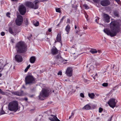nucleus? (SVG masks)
Listing matches in <instances>:
<instances>
[{
  "label": "nucleus",
  "mask_w": 121,
  "mask_h": 121,
  "mask_svg": "<svg viewBox=\"0 0 121 121\" xmlns=\"http://www.w3.org/2000/svg\"><path fill=\"white\" fill-rule=\"evenodd\" d=\"M34 111V109H31V110H30V112H31V111Z\"/></svg>",
  "instance_id": "nucleus-49"
},
{
  "label": "nucleus",
  "mask_w": 121,
  "mask_h": 121,
  "mask_svg": "<svg viewBox=\"0 0 121 121\" xmlns=\"http://www.w3.org/2000/svg\"><path fill=\"white\" fill-rule=\"evenodd\" d=\"M103 110V109L101 108H99V112L100 113H101L102 112V111Z\"/></svg>",
  "instance_id": "nucleus-33"
},
{
  "label": "nucleus",
  "mask_w": 121,
  "mask_h": 121,
  "mask_svg": "<svg viewBox=\"0 0 121 121\" xmlns=\"http://www.w3.org/2000/svg\"><path fill=\"white\" fill-rule=\"evenodd\" d=\"M103 17L105 19L106 22L108 23L110 22V18L108 15L105 13H104L103 15Z\"/></svg>",
  "instance_id": "nucleus-14"
},
{
  "label": "nucleus",
  "mask_w": 121,
  "mask_h": 121,
  "mask_svg": "<svg viewBox=\"0 0 121 121\" xmlns=\"http://www.w3.org/2000/svg\"><path fill=\"white\" fill-rule=\"evenodd\" d=\"M26 85H31L35 83V79L32 75H29L26 76L25 78Z\"/></svg>",
  "instance_id": "nucleus-5"
},
{
  "label": "nucleus",
  "mask_w": 121,
  "mask_h": 121,
  "mask_svg": "<svg viewBox=\"0 0 121 121\" xmlns=\"http://www.w3.org/2000/svg\"><path fill=\"white\" fill-rule=\"evenodd\" d=\"M28 69H27V68H26L25 70V72H27Z\"/></svg>",
  "instance_id": "nucleus-47"
},
{
  "label": "nucleus",
  "mask_w": 121,
  "mask_h": 121,
  "mask_svg": "<svg viewBox=\"0 0 121 121\" xmlns=\"http://www.w3.org/2000/svg\"><path fill=\"white\" fill-rule=\"evenodd\" d=\"M77 28V26L76 25H75V29H76Z\"/></svg>",
  "instance_id": "nucleus-53"
},
{
  "label": "nucleus",
  "mask_w": 121,
  "mask_h": 121,
  "mask_svg": "<svg viewBox=\"0 0 121 121\" xmlns=\"http://www.w3.org/2000/svg\"><path fill=\"white\" fill-rule=\"evenodd\" d=\"M115 65H113V67H112V69H114V67H115Z\"/></svg>",
  "instance_id": "nucleus-54"
},
{
  "label": "nucleus",
  "mask_w": 121,
  "mask_h": 121,
  "mask_svg": "<svg viewBox=\"0 0 121 121\" xmlns=\"http://www.w3.org/2000/svg\"><path fill=\"white\" fill-rule=\"evenodd\" d=\"M60 22L56 26H58L59 25H60Z\"/></svg>",
  "instance_id": "nucleus-50"
},
{
  "label": "nucleus",
  "mask_w": 121,
  "mask_h": 121,
  "mask_svg": "<svg viewBox=\"0 0 121 121\" xmlns=\"http://www.w3.org/2000/svg\"><path fill=\"white\" fill-rule=\"evenodd\" d=\"M58 75H62V73L61 71H60L57 73Z\"/></svg>",
  "instance_id": "nucleus-38"
},
{
  "label": "nucleus",
  "mask_w": 121,
  "mask_h": 121,
  "mask_svg": "<svg viewBox=\"0 0 121 121\" xmlns=\"http://www.w3.org/2000/svg\"><path fill=\"white\" fill-rule=\"evenodd\" d=\"M14 59L15 60L18 62H22L23 59L22 56L19 54H16L14 57Z\"/></svg>",
  "instance_id": "nucleus-12"
},
{
  "label": "nucleus",
  "mask_w": 121,
  "mask_h": 121,
  "mask_svg": "<svg viewBox=\"0 0 121 121\" xmlns=\"http://www.w3.org/2000/svg\"><path fill=\"white\" fill-rule=\"evenodd\" d=\"M56 41L55 40V43H56V42H60L61 40V36L60 34H58L56 38Z\"/></svg>",
  "instance_id": "nucleus-16"
},
{
  "label": "nucleus",
  "mask_w": 121,
  "mask_h": 121,
  "mask_svg": "<svg viewBox=\"0 0 121 121\" xmlns=\"http://www.w3.org/2000/svg\"><path fill=\"white\" fill-rule=\"evenodd\" d=\"M70 29V26L69 25H68L66 26L65 28V30L68 34L69 33Z\"/></svg>",
  "instance_id": "nucleus-21"
},
{
  "label": "nucleus",
  "mask_w": 121,
  "mask_h": 121,
  "mask_svg": "<svg viewBox=\"0 0 121 121\" xmlns=\"http://www.w3.org/2000/svg\"><path fill=\"white\" fill-rule=\"evenodd\" d=\"M101 4L104 6H108L110 4V2L109 0H103L100 2Z\"/></svg>",
  "instance_id": "nucleus-10"
},
{
  "label": "nucleus",
  "mask_w": 121,
  "mask_h": 121,
  "mask_svg": "<svg viewBox=\"0 0 121 121\" xmlns=\"http://www.w3.org/2000/svg\"><path fill=\"white\" fill-rule=\"evenodd\" d=\"M99 18L98 17H97V18L95 19V22L98 23L97 22V20L98 19L99 20Z\"/></svg>",
  "instance_id": "nucleus-41"
},
{
  "label": "nucleus",
  "mask_w": 121,
  "mask_h": 121,
  "mask_svg": "<svg viewBox=\"0 0 121 121\" xmlns=\"http://www.w3.org/2000/svg\"><path fill=\"white\" fill-rule=\"evenodd\" d=\"M66 17L65 16H64L62 17L60 20V23L62 22H63V20Z\"/></svg>",
  "instance_id": "nucleus-31"
},
{
  "label": "nucleus",
  "mask_w": 121,
  "mask_h": 121,
  "mask_svg": "<svg viewBox=\"0 0 121 121\" xmlns=\"http://www.w3.org/2000/svg\"><path fill=\"white\" fill-rule=\"evenodd\" d=\"M13 1H16L17 0H11Z\"/></svg>",
  "instance_id": "nucleus-55"
},
{
  "label": "nucleus",
  "mask_w": 121,
  "mask_h": 121,
  "mask_svg": "<svg viewBox=\"0 0 121 121\" xmlns=\"http://www.w3.org/2000/svg\"><path fill=\"white\" fill-rule=\"evenodd\" d=\"M84 6L86 9H88V8L87 5L86 4H85L84 5Z\"/></svg>",
  "instance_id": "nucleus-32"
},
{
  "label": "nucleus",
  "mask_w": 121,
  "mask_h": 121,
  "mask_svg": "<svg viewBox=\"0 0 121 121\" xmlns=\"http://www.w3.org/2000/svg\"><path fill=\"white\" fill-rule=\"evenodd\" d=\"M91 107L89 104L85 105L83 108V109L86 110H88L91 109Z\"/></svg>",
  "instance_id": "nucleus-20"
},
{
  "label": "nucleus",
  "mask_w": 121,
  "mask_h": 121,
  "mask_svg": "<svg viewBox=\"0 0 121 121\" xmlns=\"http://www.w3.org/2000/svg\"><path fill=\"white\" fill-rule=\"evenodd\" d=\"M72 41V40H71V42Z\"/></svg>",
  "instance_id": "nucleus-64"
},
{
  "label": "nucleus",
  "mask_w": 121,
  "mask_h": 121,
  "mask_svg": "<svg viewBox=\"0 0 121 121\" xmlns=\"http://www.w3.org/2000/svg\"><path fill=\"white\" fill-rule=\"evenodd\" d=\"M79 88V87H78V86H76V88L77 89H78V88Z\"/></svg>",
  "instance_id": "nucleus-57"
},
{
  "label": "nucleus",
  "mask_w": 121,
  "mask_h": 121,
  "mask_svg": "<svg viewBox=\"0 0 121 121\" xmlns=\"http://www.w3.org/2000/svg\"><path fill=\"white\" fill-rule=\"evenodd\" d=\"M51 116H53V118L50 117L49 118V119L50 121H61L55 116L53 115H51Z\"/></svg>",
  "instance_id": "nucleus-15"
},
{
  "label": "nucleus",
  "mask_w": 121,
  "mask_h": 121,
  "mask_svg": "<svg viewBox=\"0 0 121 121\" xmlns=\"http://www.w3.org/2000/svg\"><path fill=\"white\" fill-rule=\"evenodd\" d=\"M51 52L53 55H55L58 53V51L56 48H53L51 50Z\"/></svg>",
  "instance_id": "nucleus-17"
},
{
  "label": "nucleus",
  "mask_w": 121,
  "mask_h": 121,
  "mask_svg": "<svg viewBox=\"0 0 121 121\" xmlns=\"http://www.w3.org/2000/svg\"><path fill=\"white\" fill-rule=\"evenodd\" d=\"M114 15L118 17L119 16V14L118 11L117 10H115L114 12Z\"/></svg>",
  "instance_id": "nucleus-24"
},
{
  "label": "nucleus",
  "mask_w": 121,
  "mask_h": 121,
  "mask_svg": "<svg viewBox=\"0 0 121 121\" xmlns=\"http://www.w3.org/2000/svg\"><path fill=\"white\" fill-rule=\"evenodd\" d=\"M24 99L25 101H26L28 99L27 98H24Z\"/></svg>",
  "instance_id": "nucleus-48"
},
{
  "label": "nucleus",
  "mask_w": 121,
  "mask_h": 121,
  "mask_svg": "<svg viewBox=\"0 0 121 121\" xmlns=\"http://www.w3.org/2000/svg\"><path fill=\"white\" fill-rule=\"evenodd\" d=\"M56 12L59 13L61 12L60 9L59 8L56 9Z\"/></svg>",
  "instance_id": "nucleus-29"
},
{
  "label": "nucleus",
  "mask_w": 121,
  "mask_h": 121,
  "mask_svg": "<svg viewBox=\"0 0 121 121\" xmlns=\"http://www.w3.org/2000/svg\"><path fill=\"white\" fill-rule=\"evenodd\" d=\"M74 114V113L73 112H72L71 113V115L69 117V119L71 118L72 116H73Z\"/></svg>",
  "instance_id": "nucleus-34"
},
{
  "label": "nucleus",
  "mask_w": 121,
  "mask_h": 121,
  "mask_svg": "<svg viewBox=\"0 0 121 121\" xmlns=\"http://www.w3.org/2000/svg\"><path fill=\"white\" fill-rule=\"evenodd\" d=\"M9 32L12 34H13L14 33H16V31L15 30H13L11 27H9Z\"/></svg>",
  "instance_id": "nucleus-19"
},
{
  "label": "nucleus",
  "mask_w": 121,
  "mask_h": 121,
  "mask_svg": "<svg viewBox=\"0 0 121 121\" xmlns=\"http://www.w3.org/2000/svg\"><path fill=\"white\" fill-rule=\"evenodd\" d=\"M34 25L36 26H38L39 25V22H38L37 21L36 22L34 23Z\"/></svg>",
  "instance_id": "nucleus-30"
},
{
  "label": "nucleus",
  "mask_w": 121,
  "mask_h": 121,
  "mask_svg": "<svg viewBox=\"0 0 121 121\" xmlns=\"http://www.w3.org/2000/svg\"><path fill=\"white\" fill-rule=\"evenodd\" d=\"M118 71V70H116V72H116V73Z\"/></svg>",
  "instance_id": "nucleus-60"
},
{
  "label": "nucleus",
  "mask_w": 121,
  "mask_h": 121,
  "mask_svg": "<svg viewBox=\"0 0 121 121\" xmlns=\"http://www.w3.org/2000/svg\"><path fill=\"white\" fill-rule=\"evenodd\" d=\"M51 91L49 89H43L39 96V99L41 100H43L44 97L48 96L51 93Z\"/></svg>",
  "instance_id": "nucleus-3"
},
{
  "label": "nucleus",
  "mask_w": 121,
  "mask_h": 121,
  "mask_svg": "<svg viewBox=\"0 0 121 121\" xmlns=\"http://www.w3.org/2000/svg\"><path fill=\"white\" fill-rule=\"evenodd\" d=\"M18 10L21 15H24L25 14L26 12V8L24 5L22 4L19 6Z\"/></svg>",
  "instance_id": "nucleus-7"
},
{
  "label": "nucleus",
  "mask_w": 121,
  "mask_h": 121,
  "mask_svg": "<svg viewBox=\"0 0 121 121\" xmlns=\"http://www.w3.org/2000/svg\"><path fill=\"white\" fill-rule=\"evenodd\" d=\"M108 103L110 107L113 108L116 106V104L115 101V99H110Z\"/></svg>",
  "instance_id": "nucleus-9"
},
{
  "label": "nucleus",
  "mask_w": 121,
  "mask_h": 121,
  "mask_svg": "<svg viewBox=\"0 0 121 121\" xmlns=\"http://www.w3.org/2000/svg\"><path fill=\"white\" fill-rule=\"evenodd\" d=\"M30 65L29 64L27 66L26 68H27V69H28L30 68Z\"/></svg>",
  "instance_id": "nucleus-43"
},
{
  "label": "nucleus",
  "mask_w": 121,
  "mask_h": 121,
  "mask_svg": "<svg viewBox=\"0 0 121 121\" xmlns=\"http://www.w3.org/2000/svg\"><path fill=\"white\" fill-rule=\"evenodd\" d=\"M1 35L2 36H3L5 35V33L4 32H2L1 33Z\"/></svg>",
  "instance_id": "nucleus-39"
},
{
  "label": "nucleus",
  "mask_w": 121,
  "mask_h": 121,
  "mask_svg": "<svg viewBox=\"0 0 121 121\" xmlns=\"http://www.w3.org/2000/svg\"><path fill=\"white\" fill-rule=\"evenodd\" d=\"M121 26V22L120 20L112 21L110 23V30L104 29L103 31L107 35L111 37H114L120 31Z\"/></svg>",
  "instance_id": "nucleus-1"
},
{
  "label": "nucleus",
  "mask_w": 121,
  "mask_h": 121,
  "mask_svg": "<svg viewBox=\"0 0 121 121\" xmlns=\"http://www.w3.org/2000/svg\"><path fill=\"white\" fill-rule=\"evenodd\" d=\"M10 15V13H9V12L7 13H6V15L8 17H10V16L9 15Z\"/></svg>",
  "instance_id": "nucleus-37"
},
{
  "label": "nucleus",
  "mask_w": 121,
  "mask_h": 121,
  "mask_svg": "<svg viewBox=\"0 0 121 121\" xmlns=\"http://www.w3.org/2000/svg\"><path fill=\"white\" fill-rule=\"evenodd\" d=\"M75 91V90L74 91L72 92V93H74Z\"/></svg>",
  "instance_id": "nucleus-58"
},
{
  "label": "nucleus",
  "mask_w": 121,
  "mask_h": 121,
  "mask_svg": "<svg viewBox=\"0 0 121 121\" xmlns=\"http://www.w3.org/2000/svg\"><path fill=\"white\" fill-rule=\"evenodd\" d=\"M73 72V69L72 68L68 67L67 69L65 74L68 76L71 77L72 76Z\"/></svg>",
  "instance_id": "nucleus-11"
},
{
  "label": "nucleus",
  "mask_w": 121,
  "mask_h": 121,
  "mask_svg": "<svg viewBox=\"0 0 121 121\" xmlns=\"http://www.w3.org/2000/svg\"><path fill=\"white\" fill-rule=\"evenodd\" d=\"M9 109L11 111L16 112L18 109V105L17 102L13 101L10 103L8 105Z\"/></svg>",
  "instance_id": "nucleus-4"
},
{
  "label": "nucleus",
  "mask_w": 121,
  "mask_h": 121,
  "mask_svg": "<svg viewBox=\"0 0 121 121\" xmlns=\"http://www.w3.org/2000/svg\"><path fill=\"white\" fill-rule=\"evenodd\" d=\"M35 5L31 2L30 1L26 2V6L32 9H35L38 8V5L37 4L39 2L38 0H36L34 2Z\"/></svg>",
  "instance_id": "nucleus-6"
},
{
  "label": "nucleus",
  "mask_w": 121,
  "mask_h": 121,
  "mask_svg": "<svg viewBox=\"0 0 121 121\" xmlns=\"http://www.w3.org/2000/svg\"><path fill=\"white\" fill-rule=\"evenodd\" d=\"M5 113L4 110L2 109V110L1 111L0 113L1 115H3L5 114Z\"/></svg>",
  "instance_id": "nucleus-36"
},
{
  "label": "nucleus",
  "mask_w": 121,
  "mask_h": 121,
  "mask_svg": "<svg viewBox=\"0 0 121 121\" xmlns=\"http://www.w3.org/2000/svg\"><path fill=\"white\" fill-rule=\"evenodd\" d=\"M23 21L22 16L20 15H18L15 20L16 24L18 26H20L22 23Z\"/></svg>",
  "instance_id": "nucleus-8"
},
{
  "label": "nucleus",
  "mask_w": 121,
  "mask_h": 121,
  "mask_svg": "<svg viewBox=\"0 0 121 121\" xmlns=\"http://www.w3.org/2000/svg\"><path fill=\"white\" fill-rule=\"evenodd\" d=\"M70 19H68L67 22V23H70Z\"/></svg>",
  "instance_id": "nucleus-40"
},
{
  "label": "nucleus",
  "mask_w": 121,
  "mask_h": 121,
  "mask_svg": "<svg viewBox=\"0 0 121 121\" xmlns=\"http://www.w3.org/2000/svg\"><path fill=\"white\" fill-rule=\"evenodd\" d=\"M11 41L12 43H14V39H11Z\"/></svg>",
  "instance_id": "nucleus-46"
},
{
  "label": "nucleus",
  "mask_w": 121,
  "mask_h": 121,
  "mask_svg": "<svg viewBox=\"0 0 121 121\" xmlns=\"http://www.w3.org/2000/svg\"><path fill=\"white\" fill-rule=\"evenodd\" d=\"M98 76V74L97 73H96L95 74V77H97Z\"/></svg>",
  "instance_id": "nucleus-52"
},
{
  "label": "nucleus",
  "mask_w": 121,
  "mask_h": 121,
  "mask_svg": "<svg viewBox=\"0 0 121 121\" xmlns=\"http://www.w3.org/2000/svg\"><path fill=\"white\" fill-rule=\"evenodd\" d=\"M27 46L24 42L21 41L16 44L15 48L17 52L19 53L25 52L27 50Z\"/></svg>",
  "instance_id": "nucleus-2"
},
{
  "label": "nucleus",
  "mask_w": 121,
  "mask_h": 121,
  "mask_svg": "<svg viewBox=\"0 0 121 121\" xmlns=\"http://www.w3.org/2000/svg\"><path fill=\"white\" fill-rule=\"evenodd\" d=\"M36 60L35 57L34 56H32L30 58V61L31 63L33 64L35 63Z\"/></svg>",
  "instance_id": "nucleus-18"
},
{
  "label": "nucleus",
  "mask_w": 121,
  "mask_h": 121,
  "mask_svg": "<svg viewBox=\"0 0 121 121\" xmlns=\"http://www.w3.org/2000/svg\"><path fill=\"white\" fill-rule=\"evenodd\" d=\"M0 94L3 95H4L6 94V92L3 91L0 88Z\"/></svg>",
  "instance_id": "nucleus-26"
},
{
  "label": "nucleus",
  "mask_w": 121,
  "mask_h": 121,
  "mask_svg": "<svg viewBox=\"0 0 121 121\" xmlns=\"http://www.w3.org/2000/svg\"><path fill=\"white\" fill-rule=\"evenodd\" d=\"M24 22L25 24L26 25H27L28 24V20L27 18L25 19Z\"/></svg>",
  "instance_id": "nucleus-27"
},
{
  "label": "nucleus",
  "mask_w": 121,
  "mask_h": 121,
  "mask_svg": "<svg viewBox=\"0 0 121 121\" xmlns=\"http://www.w3.org/2000/svg\"><path fill=\"white\" fill-rule=\"evenodd\" d=\"M32 36V35H31V36Z\"/></svg>",
  "instance_id": "nucleus-63"
},
{
  "label": "nucleus",
  "mask_w": 121,
  "mask_h": 121,
  "mask_svg": "<svg viewBox=\"0 0 121 121\" xmlns=\"http://www.w3.org/2000/svg\"><path fill=\"white\" fill-rule=\"evenodd\" d=\"M100 65V63H95V65L96 66H98L99 65Z\"/></svg>",
  "instance_id": "nucleus-45"
},
{
  "label": "nucleus",
  "mask_w": 121,
  "mask_h": 121,
  "mask_svg": "<svg viewBox=\"0 0 121 121\" xmlns=\"http://www.w3.org/2000/svg\"><path fill=\"white\" fill-rule=\"evenodd\" d=\"M80 96L82 98H84V94L82 93H80Z\"/></svg>",
  "instance_id": "nucleus-35"
},
{
  "label": "nucleus",
  "mask_w": 121,
  "mask_h": 121,
  "mask_svg": "<svg viewBox=\"0 0 121 121\" xmlns=\"http://www.w3.org/2000/svg\"><path fill=\"white\" fill-rule=\"evenodd\" d=\"M89 97L91 99H93L94 98L95 95L93 93H89L88 94Z\"/></svg>",
  "instance_id": "nucleus-22"
},
{
  "label": "nucleus",
  "mask_w": 121,
  "mask_h": 121,
  "mask_svg": "<svg viewBox=\"0 0 121 121\" xmlns=\"http://www.w3.org/2000/svg\"><path fill=\"white\" fill-rule=\"evenodd\" d=\"M56 58L58 59H60V60H62V58L61 57L60 55H58L55 56Z\"/></svg>",
  "instance_id": "nucleus-25"
},
{
  "label": "nucleus",
  "mask_w": 121,
  "mask_h": 121,
  "mask_svg": "<svg viewBox=\"0 0 121 121\" xmlns=\"http://www.w3.org/2000/svg\"><path fill=\"white\" fill-rule=\"evenodd\" d=\"M90 52L92 54L96 53L97 51L95 49H91L90 50Z\"/></svg>",
  "instance_id": "nucleus-23"
},
{
  "label": "nucleus",
  "mask_w": 121,
  "mask_h": 121,
  "mask_svg": "<svg viewBox=\"0 0 121 121\" xmlns=\"http://www.w3.org/2000/svg\"><path fill=\"white\" fill-rule=\"evenodd\" d=\"M54 90H53V91H52V92H54Z\"/></svg>",
  "instance_id": "nucleus-62"
},
{
  "label": "nucleus",
  "mask_w": 121,
  "mask_h": 121,
  "mask_svg": "<svg viewBox=\"0 0 121 121\" xmlns=\"http://www.w3.org/2000/svg\"><path fill=\"white\" fill-rule=\"evenodd\" d=\"M47 39L48 40L49 39V38H47Z\"/></svg>",
  "instance_id": "nucleus-61"
},
{
  "label": "nucleus",
  "mask_w": 121,
  "mask_h": 121,
  "mask_svg": "<svg viewBox=\"0 0 121 121\" xmlns=\"http://www.w3.org/2000/svg\"><path fill=\"white\" fill-rule=\"evenodd\" d=\"M2 75V74L1 73H0V77H1Z\"/></svg>",
  "instance_id": "nucleus-56"
},
{
  "label": "nucleus",
  "mask_w": 121,
  "mask_h": 121,
  "mask_svg": "<svg viewBox=\"0 0 121 121\" xmlns=\"http://www.w3.org/2000/svg\"><path fill=\"white\" fill-rule=\"evenodd\" d=\"M108 83H104L102 84V86L105 87H107L108 86Z\"/></svg>",
  "instance_id": "nucleus-28"
},
{
  "label": "nucleus",
  "mask_w": 121,
  "mask_h": 121,
  "mask_svg": "<svg viewBox=\"0 0 121 121\" xmlns=\"http://www.w3.org/2000/svg\"><path fill=\"white\" fill-rule=\"evenodd\" d=\"M78 32V31H76V34H77Z\"/></svg>",
  "instance_id": "nucleus-59"
},
{
  "label": "nucleus",
  "mask_w": 121,
  "mask_h": 121,
  "mask_svg": "<svg viewBox=\"0 0 121 121\" xmlns=\"http://www.w3.org/2000/svg\"><path fill=\"white\" fill-rule=\"evenodd\" d=\"M96 77H95V76L93 77V78L95 80V79Z\"/></svg>",
  "instance_id": "nucleus-51"
},
{
  "label": "nucleus",
  "mask_w": 121,
  "mask_h": 121,
  "mask_svg": "<svg viewBox=\"0 0 121 121\" xmlns=\"http://www.w3.org/2000/svg\"><path fill=\"white\" fill-rule=\"evenodd\" d=\"M116 1L118 4H119L120 3V0H115Z\"/></svg>",
  "instance_id": "nucleus-42"
},
{
  "label": "nucleus",
  "mask_w": 121,
  "mask_h": 121,
  "mask_svg": "<svg viewBox=\"0 0 121 121\" xmlns=\"http://www.w3.org/2000/svg\"><path fill=\"white\" fill-rule=\"evenodd\" d=\"M13 94L19 96H23L24 95L23 92L22 91H16L13 92Z\"/></svg>",
  "instance_id": "nucleus-13"
},
{
  "label": "nucleus",
  "mask_w": 121,
  "mask_h": 121,
  "mask_svg": "<svg viewBox=\"0 0 121 121\" xmlns=\"http://www.w3.org/2000/svg\"><path fill=\"white\" fill-rule=\"evenodd\" d=\"M48 31L49 32H50L52 31V29L51 28H49L48 30Z\"/></svg>",
  "instance_id": "nucleus-44"
}]
</instances>
